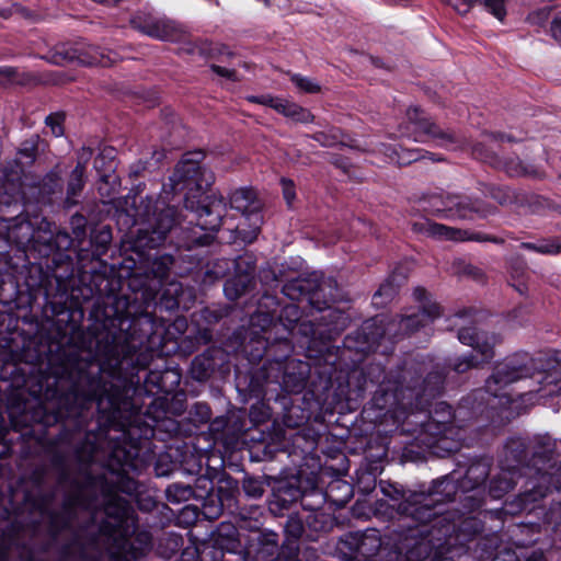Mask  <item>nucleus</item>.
I'll return each mask as SVG.
<instances>
[{
  "label": "nucleus",
  "mask_w": 561,
  "mask_h": 561,
  "mask_svg": "<svg viewBox=\"0 0 561 561\" xmlns=\"http://www.w3.org/2000/svg\"><path fill=\"white\" fill-rule=\"evenodd\" d=\"M133 214L127 210L117 213V224L131 229L130 255L123 261V267L128 270V287L130 294H110L98 299L91 317L99 325L113 328L127 324V330L121 331L112 341H125L131 348L140 347L138 363L147 364L150 348L160 343L164 332L165 321L157 319L148 309L156 305L161 283L168 278L174 259L171 254L150 253L162 244L168 233L175 226V209L165 207L158 211L156 201L141 197L138 205L134 201Z\"/></svg>",
  "instance_id": "obj_1"
},
{
  "label": "nucleus",
  "mask_w": 561,
  "mask_h": 561,
  "mask_svg": "<svg viewBox=\"0 0 561 561\" xmlns=\"http://www.w3.org/2000/svg\"><path fill=\"white\" fill-rule=\"evenodd\" d=\"M423 369L419 364H404L394 371L385 374L379 365H369L358 373V392L366 389L367 382L378 383L371 398L373 407L378 410L393 412L419 410L431 399L439 396L444 388L446 373L444 369L433 370L422 378Z\"/></svg>",
  "instance_id": "obj_2"
},
{
  "label": "nucleus",
  "mask_w": 561,
  "mask_h": 561,
  "mask_svg": "<svg viewBox=\"0 0 561 561\" xmlns=\"http://www.w3.org/2000/svg\"><path fill=\"white\" fill-rule=\"evenodd\" d=\"M205 154L203 151H192L183 154L169 178L174 193L187 190L184 207L196 220V226L203 231L215 232L224 222L227 204L224 196L204 195L214 183V173L202 165Z\"/></svg>",
  "instance_id": "obj_3"
},
{
  "label": "nucleus",
  "mask_w": 561,
  "mask_h": 561,
  "mask_svg": "<svg viewBox=\"0 0 561 561\" xmlns=\"http://www.w3.org/2000/svg\"><path fill=\"white\" fill-rule=\"evenodd\" d=\"M333 286L331 279H323L320 275L313 273L307 277H298L287 282L283 287V294L293 301L306 300L310 307L317 311H327L321 320H330L339 318V313L330 308L334 300L332 294ZM342 331L337 324L318 323L313 321H302L299 324V332L310 337V347L320 346L319 352L328 351L330 342L334 340Z\"/></svg>",
  "instance_id": "obj_4"
},
{
  "label": "nucleus",
  "mask_w": 561,
  "mask_h": 561,
  "mask_svg": "<svg viewBox=\"0 0 561 561\" xmlns=\"http://www.w3.org/2000/svg\"><path fill=\"white\" fill-rule=\"evenodd\" d=\"M381 490L385 495L398 502L396 508L399 515L419 523L436 522L448 512L443 511V505L455 501L461 492L460 480L454 474L434 480L427 490H404L391 484L381 486Z\"/></svg>",
  "instance_id": "obj_5"
},
{
  "label": "nucleus",
  "mask_w": 561,
  "mask_h": 561,
  "mask_svg": "<svg viewBox=\"0 0 561 561\" xmlns=\"http://www.w3.org/2000/svg\"><path fill=\"white\" fill-rule=\"evenodd\" d=\"M75 238L66 231L56 232L49 240L53 251L46 261V270L42 264H33L28 270L25 283L35 293H42L47 300L66 299L73 286V261L67 251L72 247Z\"/></svg>",
  "instance_id": "obj_6"
},
{
  "label": "nucleus",
  "mask_w": 561,
  "mask_h": 561,
  "mask_svg": "<svg viewBox=\"0 0 561 561\" xmlns=\"http://www.w3.org/2000/svg\"><path fill=\"white\" fill-rule=\"evenodd\" d=\"M528 444L534 476L525 481L518 494L524 508L553 491H561V460L550 465L556 456V440L547 434L535 435L528 439Z\"/></svg>",
  "instance_id": "obj_7"
},
{
  "label": "nucleus",
  "mask_w": 561,
  "mask_h": 561,
  "mask_svg": "<svg viewBox=\"0 0 561 561\" xmlns=\"http://www.w3.org/2000/svg\"><path fill=\"white\" fill-rule=\"evenodd\" d=\"M398 530L402 538L401 550H405L409 561H453L445 556L447 539L439 534L436 522L419 523L400 515Z\"/></svg>",
  "instance_id": "obj_8"
},
{
  "label": "nucleus",
  "mask_w": 561,
  "mask_h": 561,
  "mask_svg": "<svg viewBox=\"0 0 561 561\" xmlns=\"http://www.w3.org/2000/svg\"><path fill=\"white\" fill-rule=\"evenodd\" d=\"M407 419L420 426L415 430V440L421 447L428 449L432 454L444 457L445 454L458 449V444L448 437L451 433L450 425L455 413L446 402L437 403L433 414L415 413L408 410Z\"/></svg>",
  "instance_id": "obj_9"
},
{
  "label": "nucleus",
  "mask_w": 561,
  "mask_h": 561,
  "mask_svg": "<svg viewBox=\"0 0 561 561\" xmlns=\"http://www.w3.org/2000/svg\"><path fill=\"white\" fill-rule=\"evenodd\" d=\"M535 368L534 359L527 354L507 357L495 365L485 381L484 392L499 398L501 405H506L514 400L508 387L520 379L533 377Z\"/></svg>",
  "instance_id": "obj_10"
},
{
  "label": "nucleus",
  "mask_w": 561,
  "mask_h": 561,
  "mask_svg": "<svg viewBox=\"0 0 561 561\" xmlns=\"http://www.w3.org/2000/svg\"><path fill=\"white\" fill-rule=\"evenodd\" d=\"M458 340L460 343L471 346L479 356L473 354L463 355L458 357L454 363H449L448 367L457 374H463L472 368H479L494 357L493 347L497 342V337L494 334L478 332L474 327H468L461 328L458 331Z\"/></svg>",
  "instance_id": "obj_11"
},
{
  "label": "nucleus",
  "mask_w": 561,
  "mask_h": 561,
  "mask_svg": "<svg viewBox=\"0 0 561 561\" xmlns=\"http://www.w3.org/2000/svg\"><path fill=\"white\" fill-rule=\"evenodd\" d=\"M407 119L405 134L416 142L433 140L442 147H448L458 142L455 131L442 128L420 107H409Z\"/></svg>",
  "instance_id": "obj_12"
},
{
  "label": "nucleus",
  "mask_w": 561,
  "mask_h": 561,
  "mask_svg": "<svg viewBox=\"0 0 561 561\" xmlns=\"http://www.w3.org/2000/svg\"><path fill=\"white\" fill-rule=\"evenodd\" d=\"M0 227V288L4 280L3 276L9 273L11 257L8 253L9 243L18 248H25L34 238V228L30 220L22 215L10 216Z\"/></svg>",
  "instance_id": "obj_13"
},
{
  "label": "nucleus",
  "mask_w": 561,
  "mask_h": 561,
  "mask_svg": "<svg viewBox=\"0 0 561 561\" xmlns=\"http://www.w3.org/2000/svg\"><path fill=\"white\" fill-rule=\"evenodd\" d=\"M413 295L415 300L421 304L419 312L408 316H397L391 322L386 324V328L391 329L392 325L398 323L402 334H409L433 322L440 316V307L431 300V295L425 288L416 287Z\"/></svg>",
  "instance_id": "obj_14"
},
{
  "label": "nucleus",
  "mask_w": 561,
  "mask_h": 561,
  "mask_svg": "<svg viewBox=\"0 0 561 561\" xmlns=\"http://www.w3.org/2000/svg\"><path fill=\"white\" fill-rule=\"evenodd\" d=\"M390 328H386L382 318H373L365 321L356 331L347 334L344 339L343 345L350 351L359 354H367L375 351L380 340L391 333Z\"/></svg>",
  "instance_id": "obj_15"
},
{
  "label": "nucleus",
  "mask_w": 561,
  "mask_h": 561,
  "mask_svg": "<svg viewBox=\"0 0 561 561\" xmlns=\"http://www.w3.org/2000/svg\"><path fill=\"white\" fill-rule=\"evenodd\" d=\"M466 514L461 513L456 517L455 513L448 511L439 516L436 520V525H439V534L447 540L453 535H456L458 539L470 540L476 535L482 533L484 528L483 522L477 516Z\"/></svg>",
  "instance_id": "obj_16"
},
{
  "label": "nucleus",
  "mask_w": 561,
  "mask_h": 561,
  "mask_svg": "<svg viewBox=\"0 0 561 561\" xmlns=\"http://www.w3.org/2000/svg\"><path fill=\"white\" fill-rule=\"evenodd\" d=\"M449 206L448 219H485L497 213V208L481 198L451 193L447 199Z\"/></svg>",
  "instance_id": "obj_17"
},
{
  "label": "nucleus",
  "mask_w": 561,
  "mask_h": 561,
  "mask_svg": "<svg viewBox=\"0 0 561 561\" xmlns=\"http://www.w3.org/2000/svg\"><path fill=\"white\" fill-rule=\"evenodd\" d=\"M342 543L351 553L350 561H375L374 557L381 547V538L376 529H368L364 533L346 534Z\"/></svg>",
  "instance_id": "obj_18"
},
{
  "label": "nucleus",
  "mask_w": 561,
  "mask_h": 561,
  "mask_svg": "<svg viewBox=\"0 0 561 561\" xmlns=\"http://www.w3.org/2000/svg\"><path fill=\"white\" fill-rule=\"evenodd\" d=\"M230 208L241 213L243 216L253 219L251 225L252 237L249 239L251 242L257 234L261 224L260 211L262 209V203L257 198V194L253 188L240 187L233 191L229 197Z\"/></svg>",
  "instance_id": "obj_19"
},
{
  "label": "nucleus",
  "mask_w": 561,
  "mask_h": 561,
  "mask_svg": "<svg viewBox=\"0 0 561 561\" xmlns=\"http://www.w3.org/2000/svg\"><path fill=\"white\" fill-rule=\"evenodd\" d=\"M502 467L508 470H515L518 477L526 476L523 470L533 471L529 458V444L526 438H510L503 451Z\"/></svg>",
  "instance_id": "obj_20"
},
{
  "label": "nucleus",
  "mask_w": 561,
  "mask_h": 561,
  "mask_svg": "<svg viewBox=\"0 0 561 561\" xmlns=\"http://www.w3.org/2000/svg\"><path fill=\"white\" fill-rule=\"evenodd\" d=\"M483 139L472 146L471 153L493 169L501 167V158L495 151V145L504 140L513 141V137L503 133H483Z\"/></svg>",
  "instance_id": "obj_21"
},
{
  "label": "nucleus",
  "mask_w": 561,
  "mask_h": 561,
  "mask_svg": "<svg viewBox=\"0 0 561 561\" xmlns=\"http://www.w3.org/2000/svg\"><path fill=\"white\" fill-rule=\"evenodd\" d=\"M310 376V366L299 359L285 360L283 390L289 393L301 392Z\"/></svg>",
  "instance_id": "obj_22"
},
{
  "label": "nucleus",
  "mask_w": 561,
  "mask_h": 561,
  "mask_svg": "<svg viewBox=\"0 0 561 561\" xmlns=\"http://www.w3.org/2000/svg\"><path fill=\"white\" fill-rule=\"evenodd\" d=\"M117 163L113 148H104L94 159V169L99 174V181L106 184H117L118 175H116Z\"/></svg>",
  "instance_id": "obj_23"
},
{
  "label": "nucleus",
  "mask_w": 561,
  "mask_h": 561,
  "mask_svg": "<svg viewBox=\"0 0 561 561\" xmlns=\"http://www.w3.org/2000/svg\"><path fill=\"white\" fill-rule=\"evenodd\" d=\"M507 273L512 279V286L523 296L528 293V279L530 277L527 262L522 255L511 257Z\"/></svg>",
  "instance_id": "obj_24"
},
{
  "label": "nucleus",
  "mask_w": 561,
  "mask_h": 561,
  "mask_svg": "<svg viewBox=\"0 0 561 561\" xmlns=\"http://www.w3.org/2000/svg\"><path fill=\"white\" fill-rule=\"evenodd\" d=\"M25 165L19 159L7 161L0 167V186L22 191Z\"/></svg>",
  "instance_id": "obj_25"
},
{
  "label": "nucleus",
  "mask_w": 561,
  "mask_h": 561,
  "mask_svg": "<svg viewBox=\"0 0 561 561\" xmlns=\"http://www.w3.org/2000/svg\"><path fill=\"white\" fill-rule=\"evenodd\" d=\"M22 191L0 186V222L13 215H22Z\"/></svg>",
  "instance_id": "obj_26"
},
{
  "label": "nucleus",
  "mask_w": 561,
  "mask_h": 561,
  "mask_svg": "<svg viewBox=\"0 0 561 561\" xmlns=\"http://www.w3.org/2000/svg\"><path fill=\"white\" fill-rule=\"evenodd\" d=\"M490 473V463L485 460L473 461L467 469L462 479H460V489L463 491H474L479 489L486 480Z\"/></svg>",
  "instance_id": "obj_27"
},
{
  "label": "nucleus",
  "mask_w": 561,
  "mask_h": 561,
  "mask_svg": "<svg viewBox=\"0 0 561 561\" xmlns=\"http://www.w3.org/2000/svg\"><path fill=\"white\" fill-rule=\"evenodd\" d=\"M520 478L522 477H518V473L515 470H508L502 467L501 471L490 481V496L493 499L503 497L506 493L514 489Z\"/></svg>",
  "instance_id": "obj_28"
},
{
  "label": "nucleus",
  "mask_w": 561,
  "mask_h": 561,
  "mask_svg": "<svg viewBox=\"0 0 561 561\" xmlns=\"http://www.w3.org/2000/svg\"><path fill=\"white\" fill-rule=\"evenodd\" d=\"M184 36V31L175 21L165 18H154L150 37L160 41L178 42Z\"/></svg>",
  "instance_id": "obj_29"
},
{
  "label": "nucleus",
  "mask_w": 561,
  "mask_h": 561,
  "mask_svg": "<svg viewBox=\"0 0 561 561\" xmlns=\"http://www.w3.org/2000/svg\"><path fill=\"white\" fill-rule=\"evenodd\" d=\"M405 273H403L400 268L394 270L375 293L373 297L374 304L379 306L392 300L397 295L399 287L405 282Z\"/></svg>",
  "instance_id": "obj_30"
},
{
  "label": "nucleus",
  "mask_w": 561,
  "mask_h": 561,
  "mask_svg": "<svg viewBox=\"0 0 561 561\" xmlns=\"http://www.w3.org/2000/svg\"><path fill=\"white\" fill-rule=\"evenodd\" d=\"M496 170L504 171L511 178H542V172L533 164L524 163L518 157L502 159L501 167L495 168Z\"/></svg>",
  "instance_id": "obj_31"
},
{
  "label": "nucleus",
  "mask_w": 561,
  "mask_h": 561,
  "mask_svg": "<svg viewBox=\"0 0 561 561\" xmlns=\"http://www.w3.org/2000/svg\"><path fill=\"white\" fill-rule=\"evenodd\" d=\"M215 353V350H207L193 359L191 365V374L195 380L204 381L213 375L218 366L214 357Z\"/></svg>",
  "instance_id": "obj_32"
},
{
  "label": "nucleus",
  "mask_w": 561,
  "mask_h": 561,
  "mask_svg": "<svg viewBox=\"0 0 561 561\" xmlns=\"http://www.w3.org/2000/svg\"><path fill=\"white\" fill-rule=\"evenodd\" d=\"M38 198L42 201L48 199L62 192L61 173L58 167L50 170L37 184Z\"/></svg>",
  "instance_id": "obj_33"
},
{
  "label": "nucleus",
  "mask_w": 561,
  "mask_h": 561,
  "mask_svg": "<svg viewBox=\"0 0 561 561\" xmlns=\"http://www.w3.org/2000/svg\"><path fill=\"white\" fill-rule=\"evenodd\" d=\"M302 492L299 486L291 483H282L273 491L272 504L279 510H288L291 504L301 499Z\"/></svg>",
  "instance_id": "obj_34"
},
{
  "label": "nucleus",
  "mask_w": 561,
  "mask_h": 561,
  "mask_svg": "<svg viewBox=\"0 0 561 561\" xmlns=\"http://www.w3.org/2000/svg\"><path fill=\"white\" fill-rule=\"evenodd\" d=\"M489 196L496 201L501 206L523 205L527 201V195L520 191L508 186H491Z\"/></svg>",
  "instance_id": "obj_35"
},
{
  "label": "nucleus",
  "mask_w": 561,
  "mask_h": 561,
  "mask_svg": "<svg viewBox=\"0 0 561 561\" xmlns=\"http://www.w3.org/2000/svg\"><path fill=\"white\" fill-rule=\"evenodd\" d=\"M48 60L58 66L73 61L80 64V47L66 43L57 44L48 51Z\"/></svg>",
  "instance_id": "obj_36"
},
{
  "label": "nucleus",
  "mask_w": 561,
  "mask_h": 561,
  "mask_svg": "<svg viewBox=\"0 0 561 561\" xmlns=\"http://www.w3.org/2000/svg\"><path fill=\"white\" fill-rule=\"evenodd\" d=\"M253 286L254 282L250 280L249 276L234 274L226 280L224 293L229 300L233 301L249 293Z\"/></svg>",
  "instance_id": "obj_37"
},
{
  "label": "nucleus",
  "mask_w": 561,
  "mask_h": 561,
  "mask_svg": "<svg viewBox=\"0 0 561 561\" xmlns=\"http://www.w3.org/2000/svg\"><path fill=\"white\" fill-rule=\"evenodd\" d=\"M238 529L232 524L221 523L217 530L216 542L220 547L218 550H228L230 552H237L241 548L240 540L238 538Z\"/></svg>",
  "instance_id": "obj_38"
},
{
  "label": "nucleus",
  "mask_w": 561,
  "mask_h": 561,
  "mask_svg": "<svg viewBox=\"0 0 561 561\" xmlns=\"http://www.w3.org/2000/svg\"><path fill=\"white\" fill-rule=\"evenodd\" d=\"M43 145L44 141L41 139L39 135H32L22 141L20 148L18 149L15 159L22 161L25 167H31L36 161L41 146Z\"/></svg>",
  "instance_id": "obj_39"
},
{
  "label": "nucleus",
  "mask_w": 561,
  "mask_h": 561,
  "mask_svg": "<svg viewBox=\"0 0 561 561\" xmlns=\"http://www.w3.org/2000/svg\"><path fill=\"white\" fill-rule=\"evenodd\" d=\"M113 60L105 51L99 47L89 45L87 47H80V64L85 66H111Z\"/></svg>",
  "instance_id": "obj_40"
},
{
  "label": "nucleus",
  "mask_w": 561,
  "mask_h": 561,
  "mask_svg": "<svg viewBox=\"0 0 561 561\" xmlns=\"http://www.w3.org/2000/svg\"><path fill=\"white\" fill-rule=\"evenodd\" d=\"M85 185V171L81 167H76L68 179L66 204L73 206L77 204L76 197L81 194Z\"/></svg>",
  "instance_id": "obj_41"
},
{
  "label": "nucleus",
  "mask_w": 561,
  "mask_h": 561,
  "mask_svg": "<svg viewBox=\"0 0 561 561\" xmlns=\"http://www.w3.org/2000/svg\"><path fill=\"white\" fill-rule=\"evenodd\" d=\"M394 153L397 156V162L401 165L411 164V163L419 161L420 159H423V158H428L430 160L435 161V162L443 161L442 157H439L433 152L420 149V148L407 149V148L400 147L399 149L394 150Z\"/></svg>",
  "instance_id": "obj_42"
},
{
  "label": "nucleus",
  "mask_w": 561,
  "mask_h": 561,
  "mask_svg": "<svg viewBox=\"0 0 561 561\" xmlns=\"http://www.w3.org/2000/svg\"><path fill=\"white\" fill-rule=\"evenodd\" d=\"M237 492L238 481L236 479L228 477L219 481L216 494L218 499H220L224 508L227 507L231 510L233 506L237 505Z\"/></svg>",
  "instance_id": "obj_43"
},
{
  "label": "nucleus",
  "mask_w": 561,
  "mask_h": 561,
  "mask_svg": "<svg viewBox=\"0 0 561 561\" xmlns=\"http://www.w3.org/2000/svg\"><path fill=\"white\" fill-rule=\"evenodd\" d=\"M285 362L274 359L263 365L261 374L267 383H276L283 389Z\"/></svg>",
  "instance_id": "obj_44"
},
{
  "label": "nucleus",
  "mask_w": 561,
  "mask_h": 561,
  "mask_svg": "<svg viewBox=\"0 0 561 561\" xmlns=\"http://www.w3.org/2000/svg\"><path fill=\"white\" fill-rule=\"evenodd\" d=\"M165 495L170 503L179 504L194 499V491L190 484L172 483L167 488Z\"/></svg>",
  "instance_id": "obj_45"
},
{
  "label": "nucleus",
  "mask_w": 561,
  "mask_h": 561,
  "mask_svg": "<svg viewBox=\"0 0 561 561\" xmlns=\"http://www.w3.org/2000/svg\"><path fill=\"white\" fill-rule=\"evenodd\" d=\"M451 193L432 194L426 198L427 209L439 218L448 219L449 206L447 199Z\"/></svg>",
  "instance_id": "obj_46"
},
{
  "label": "nucleus",
  "mask_w": 561,
  "mask_h": 561,
  "mask_svg": "<svg viewBox=\"0 0 561 561\" xmlns=\"http://www.w3.org/2000/svg\"><path fill=\"white\" fill-rule=\"evenodd\" d=\"M319 142L322 147L331 148L343 142L344 134L337 127H330L328 130L317 131L312 135H307Z\"/></svg>",
  "instance_id": "obj_47"
},
{
  "label": "nucleus",
  "mask_w": 561,
  "mask_h": 561,
  "mask_svg": "<svg viewBox=\"0 0 561 561\" xmlns=\"http://www.w3.org/2000/svg\"><path fill=\"white\" fill-rule=\"evenodd\" d=\"M549 512L550 523L552 524V545L551 549L561 548V500L554 501Z\"/></svg>",
  "instance_id": "obj_48"
},
{
  "label": "nucleus",
  "mask_w": 561,
  "mask_h": 561,
  "mask_svg": "<svg viewBox=\"0 0 561 561\" xmlns=\"http://www.w3.org/2000/svg\"><path fill=\"white\" fill-rule=\"evenodd\" d=\"M233 267V260L220 257L208 262L206 268V276L211 279H219L225 277Z\"/></svg>",
  "instance_id": "obj_49"
},
{
  "label": "nucleus",
  "mask_w": 561,
  "mask_h": 561,
  "mask_svg": "<svg viewBox=\"0 0 561 561\" xmlns=\"http://www.w3.org/2000/svg\"><path fill=\"white\" fill-rule=\"evenodd\" d=\"M198 501L202 503L203 515L207 519H216L224 512L222 503L215 492L208 494L205 499H199Z\"/></svg>",
  "instance_id": "obj_50"
},
{
  "label": "nucleus",
  "mask_w": 561,
  "mask_h": 561,
  "mask_svg": "<svg viewBox=\"0 0 561 561\" xmlns=\"http://www.w3.org/2000/svg\"><path fill=\"white\" fill-rule=\"evenodd\" d=\"M458 499L466 511L465 513L468 514L473 513L483 505V496L479 489H476L474 491L461 490Z\"/></svg>",
  "instance_id": "obj_51"
},
{
  "label": "nucleus",
  "mask_w": 561,
  "mask_h": 561,
  "mask_svg": "<svg viewBox=\"0 0 561 561\" xmlns=\"http://www.w3.org/2000/svg\"><path fill=\"white\" fill-rule=\"evenodd\" d=\"M161 390L162 393L169 394L176 390V388L180 386L181 382V371L176 367H167L163 370H161Z\"/></svg>",
  "instance_id": "obj_52"
},
{
  "label": "nucleus",
  "mask_w": 561,
  "mask_h": 561,
  "mask_svg": "<svg viewBox=\"0 0 561 561\" xmlns=\"http://www.w3.org/2000/svg\"><path fill=\"white\" fill-rule=\"evenodd\" d=\"M255 267V259L251 254L245 253L233 260V268L236 274L247 275L252 282H254Z\"/></svg>",
  "instance_id": "obj_53"
},
{
  "label": "nucleus",
  "mask_w": 561,
  "mask_h": 561,
  "mask_svg": "<svg viewBox=\"0 0 561 561\" xmlns=\"http://www.w3.org/2000/svg\"><path fill=\"white\" fill-rule=\"evenodd\" d=\"M18 551L16 538L12 534H3L0 537V561H11Z\"/></svg>",
  "instance_id": "obj_54"
},
{
  "label": "nucleus",
  "mask_w": 561,
  "mask_h": 561,
  "mask_svg": "<svg viewBox=\"0 0 561 561\" xmlns=\"http://www.w3.org/2000/svg\"><path fill=\"white\" fill-rule=\"evenodd\" d=\"M111 241L112 231L110 227H102L101 229L93 231L91 234V243L95 247L96 254H103Z\"/></svg>",
  "instance_id": "obj_55"
},
{
  "label": "nucleus",
  "mask_w": 561,
  "mask_h": 561,
  "mask_svg": "<svg viewBox=\"0 0 561 561\" xmlns=\"http://www.w3.org/2000/svg\"><path fill=\"white\" fill-rule=\"evenodd\" d=\"M242 490L250 499H260L263 496L265 489L260 478L245 476L242 480Z\"/></svg>",
  "instance_id": "obj_56"
},
{
  "label": "nucleus",
  "mask_w": 561,
  "mask_h": 561,
  "mask_svg": "<svg viewBox=\"0 0 561 561\" xmlns=\"http://www.w3.org/2000/svg\"><path fill=\"white\" fill-rule=\"evenodd\" d=\"M458 241H477V242H492L495 244H503L504 239L486 234L480 231L462 230L458 234Z\"/></svg>",
  "instance_id": "obj_57"
},
{
  "label": "nucleus",
  "mask_w": 561,
  "mask_h": 561,
  "mask_svg": "<svg viewBox=\"0 0 561 561\" xmlns=\"http://www.w3.org/2000/svg\"><path fill=\"white\" fill-rule=\"evenodd\" d=\"M427 231L433 237L458 241L460 229L450 228L437 222H427Z\"/></svg>",
  "instance_id": "obj_58"
},
{
  "label": "nucleus",
  "mask_w": 561,
  "mask_h": 561,
  "mask_svg": "<svg viewBox=\"0 0 561 561\" xmlns=\"http://www.w3.org/2000/svg\"><path fill=\"white\" fill-rule=\"evenodd\" d=\"M192 488L194 491L195 500L205 499L208 494L215 492L213 479L205 474L197 477Z\"/></svg>",
  "instance_id": "obj_59"
},
{
  "label": "nucleus",
  "mask_w": 561,
  "mask_h": 561,
  "mask_svg": "<svg viewBox=\"0 0 561 561\" xmlns=\"http://www.w3.org/2000/svg\"><path fill=\"white\" fill-rule=\"evenodd\" d=\"M455 272L459 275L470 277L477 282H482L484 279V273L481 268L466 263L465 261H457L454 264Z\"/></svg>",
  "instance_id": "obj_60"
},
{
  "label": "nucleus",
  "mask_w": 561,
  "mask_h": 561,
  "mask_svg": "<svg viewBox=\"0 0 561 561\" xmlns=\"http://www.w3.org/2000/svg\"><path fill=\"white\" fill-rule=\"evenodd\" d=\"M551 10L552 9L550 7H543V8L534 10L527 15L526 22L529 25L538 27V28L546 27V25L550 19Z\"/></svg>",
  "instance_id": "obj_61"
},
{
  "label": "nucleus",
  "mask_w": 561,
  "mask_h": 561,
  "mask_svg": "<svg viewBox=\"0 0 561 561\" xmlns=\"http://www.w3.org/2000/svg\"><path fill=\"white\" fill-rule=\"evenodd\" d=\"M287 117L305 124L314 122V115L309 110L293 102L290 103Z\"/></svg>",
  "instance_id": "obj_62"
},
{
  "label": "nucleus",
  "mask_w": 561,
  "mask_h": 561,
  "mask_svg": "<svg viewBox=\"0 0 561 561\" xmlns=\"http://www.w3.org/2000/svg\"><path fill=\"white\" fill-rule=\"evenodd\" d=\"M537 253L556 255L561 253V241L558 238L541 239L537 242Z\"/></svg>",
  "instance_id": "obj_63"
},
{
  "label": "nucleus",
  "mask_w": 561,
  "mask_h": 561,
  "mask_svg": "<svg viewBox=\"0 0 561 561\" xmlns=\"http://www.w3.org/2000/svg\"><path fill=\"white\" fill-rule=\"evenodd\" d=\"M290 80L300 91L305 93H318L321 90L320 85L316 81L297 73L293 75Z\"/></svg>",
  "instance_id": "obj_64"
}]
</instances>
